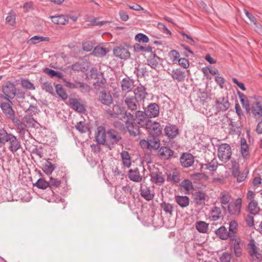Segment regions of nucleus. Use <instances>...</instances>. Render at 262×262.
Masks as SVG:
<instances>
[{
	"mask_svg": "<svg viewBox=\"0 0 262 262\" xmlns=\"http://www.w3.org/2000/svg\"><path fill=\"white\" fill-rule=\"evenodd\" d=\"M6 143L8 148L12 153H15L21 147L18 139L11 133H8L4 129H0V147Z\"/></svg>",
	"mask_w": 262,
	"mask_h": 262,
	"instance_id": "nucleus-1",
	"label": "nucleus"
},
{
	"mask_svg": "<svg viewBox=\"0 0 262 262\" xmlns=\"http://www.w3.org/2000/svg\"><path fill=\"white\" fill-rule=\"evenodd\" d=\"M124 117L127 119L125 124L129 135L134 137L140 135V127L136 124L135 116L130 113L125 111L124 113Z\"/></svg>",
	"mask_w": 262,
	"mask_h": 262,
	"instance_id": "nucleus-2",
	"label": "nucleus"
},
{
	"mask_svg": "<svg viewBox=\"0 0 262 262\" xmlns=\"http://www.w3.org/2000/svg\"><path fill=\"white\" fill-rule=\"evenodd\" d=\"M121 140L122 137L119 132L114 129H110L107 132L105 146L110 149H112L116 144H119Z\"/></svg>",
	"mask_w": 262,
	"mask_h": 262,
	"instance_id": "nucleus-3",
	"label": "nucleus"
},
{
	"mask_svg": "<svg viewBox=\"0 0 262 262\" xmlns=\"http://www.w3.org/2000/svg\"><path fill=\"white\" fill-rule=\"evenodd\" d=\"M13 123L16 127V133L18 134L20 139L27 141L30 139L33 138L30 132L27 129L28 128L24 126V125L20 122V120L18 118L14 121Z\"/></svg>",
	"mask_w": 262,
	"mask_h": 262,
	"instance_id": "nucleus-4",
	"label": "nucleus"
},
{
	"mask_svg": "<svg viewBox=\"0 0 262 262\" xmlns=\"http://www.w3.org/2000/svg\"><path fill=\"white\" fill-rule=\"evenodd\" d=\"M232 155L230 146L227 143L219 145L217 149V156L220 161L226 163L230 159Z\"/></svg>",
	"mask_w": 262,
	"mask_h": 262,
	"instance_id": "nucleus-5",
	"label": "nucleus"
},
{
	"mask_svg": "<svg viewBox=\"0 0 262 262\" xmlns=\"http://www.w3.org/2000/svg\"><path fill=\"white\" fill-rule=\"evenodd\" d=\"M6 100V102H0V107L6 118L13 122L18 118L15 117L14 111L12 108V102L10 99Z\"/></svg>",
	"mask_w": 262,
	"mask_h": 262,
	"instance_id": "nucleus-6",
	"label": "nucleus"
},
{
	"mask_svg": "<svg viewBox=\"0 0 262 262\" xmlns=\"http://www.w3.org/2000/svg\"><path fill=\"white\" fill-rule=\"evenodd\" d=\"M2 92L4 95H1L0 97L5 100L13 99L16 95V88L15 85L10 82H5L2 86Z\"/></svg>",
	"mask_w": 262,
	"mask_h": 262,
	"instance_id": "nucleus-7",
	"label": "nucleus"
},
{
	"mask_svg": "<svg viewBox=\"0 0 262 262\" xmlns=\"http://www.w3.org/2000/svg\"><path fill=\"white\" fill-rule=\"evenodd\" d=\"M145 127L149 136L159 137L162 134V128L158 122L148 120L146 123Z\"/></svg>",
	"mask_w": 262,
	"mask_h": 262,
	"instance_id": "nucleus-8",
	"label": "nucleus"
},
{
	"mask_svg": "<svg viewBox=\"0 0 262 262\" xmlns=\"http://www.w3.org/2000/svg\"><path fill=\"white\" fill-rule=\"evenodd\" d=\"M242 203V200L241 198L230 202L227 207L228 213L231 215H239L241 212Z\"/></svg>",
	"mask_w": 262,
	"mask_h": 262,
	"instance_id": "nucleus-9",
	"label": "nucleus"
},
{
	"mask_svg": "<svg viewBox=\"0 0 262 262\" xmlns=\"http://www.w3.org/2000/svg\"><path fill=\"white\" fill-rule=\"evenodd\" d=\"M230 103L227 97H223L216 98L214 106L217 112H224L227 111L230 107Z\"/></svg>",
	"mask_w": 262,
	"mask_h": 262,
	"instance_id": "nucleus-10",
	"label": "nucleus"
},
{
	"mask_svg": "<svg viewBox=\"0 0 262 262\" xmlns=\"http://www.w3.org/2000/svg\"><path fill=\"white\" fill-rule=\"evenodd\" d=\"M96 141L99 144L105 145L107 140V132H105V128L102 126H99L97 128L95 134Z\"/></svg>",
	"mask_w": 262,
	"mask_h": 262,
	"instance_id": "nucleus-11",
	"label": "nucleus"
},
{
	"mask_svg": "<svg viewBox=\"0 0 262 262\" xmlns=\"http://www.w3.org/2000/svg\"><path fill=\"white\" fill-rule=\"evenodd\" d=\"M247 247L248 253L253 259L255 258L259 259L260 257L261 254L259 253V248L256 245L254 239H251L247 245Z\"/></svg>",
	"mask_w": 262,
	"mask_h": 262,
	"instance_id": "nucleus-12",
	"label": "nucleus"
},
{
	"mask_svg": "<svg viewBox=\"0 0 262 262\" xmlns=\"http://www.w3.org/2000/svg\"><path fill=\"white\" fill-rule=\"evenodd\" d=\"M251 113L256 119L262 117V99L260 97L256 98L255 102L252 105Z\"/></svg>",
	"mask_w": 262,
	"mask_h": 262,
	"instance_id": "nucleus-13",
	"label": "nucleus"
},
{
	"mask_svg": "<svg viewBox=\"0 0 262 262\" xmlns=\"http://www.w3.org/2000/svg\"><path fill=\"white\" fill-rule=\"evenodd\" d=\"M165 135L170 139L175 138L179 134V129L174 124L168 123L164 129Z\"/></svg>",
	"mask_w": 262,
	"mask_h": 262,
	"instance_id": "nucleus-14",
	"label": "nucleus"
},
{
	"mask_svg": "<svg viewBox=\"0 0 262 262\" xmlns=\"http://www.w3.org/2000/svg\"><path fill=\"white\" fill-rule=\"evenodd\" d=\"M148 117L155 118L159 116V106L156 103H151L144 110Z\"/></svg>",
	"mask_w": 262,
	"mask_h": 262,
	"instance_id": "nucleus-15",
	"label": "nucleus"
},
{
	"mask_svg": "<svg viewBox=\"0 0 262 262\" xmlns=\"http://www.w3.org/2000/svg\"><path fill=\"white\" fill-rule=\"evenodd\" d=\"M194 161V157L190 153H183L180 158L182 166L185 168L191 166Z\"/></svg>",
	"mask_w": 262,
	"mask_h": 262,
	"instance_id": "nucleus-16",
	"label": "nucleus"
},
{
	"mask_svg": "<svg viewBox=\"0 0 262 262\" xmlns=\"http://www.w3.org/2000/svg\"><path fill=\"white\" fill-rule=\"evenodd\" d=\"M140 194L146 201H150L154 198V194L151 192L150 187L144 183L140 184Z\"/></svg>",
	"mask_w": 262,
	"mask_h": 262,
	"instance_id": "nucleus-17",
	"label": "nucleus"
},
{
	"mask_svg": "<svg viewBox=\"0 0 262 262\" xmlns=\"http://www.w3.org/2000/svg\"><path fill=\"white\" fill-rule=\"evenodd\" d=\"M127 108L132 111H136L139 106L138 101L135 96H127L124 100Z\"/></svg>",
	"mask_w": 262,
	"mask_h": 262,
	"instance_id": "nucleus-18",
	"label": "nucleus"
},
{
	"mask_svg": "<svg viewBox=\"0 0 262 262\" xmlns=\"http://www.w3.org/2000/svg\"><path fill=\"white\" fill-rule=\"evenodd\" d=\"M135 112V121H136V123L139 124V126L146 125V123L149 120L147 118V115L145 111H136Z\"/></svg>",
	"mask_w": 262,
	"mask_h": 262,
	"instance_id": "nucleus-19",
	"label": "nucleus"
},
{
	"mask_svg": "<svg viewBox=\"0 0 262 262\" xmlns=\"http://www.w3.org/2000/svg\"><path fill=\"white\" fill-rule=\"evenodd\" d=\"M99 101L105 105H110L113 103V99L110 92L102 91L99 93Z\"/></svg>",
	"mask_w": 262,
	"mask_h": 262,
	"instance_id": "nucleus-20",
	"label": "nucleus"
},
{
	"mask_svg": "<svg viewBox=\"0 0 262 262\" xmlns=\"http://www.w3.org/2000/svg\"><path fill=\"white\" fill-rule=\"evenodd\" d=\"M114 55L121 59H126L130 57L128 50L122 47H117L113 50Z\"/></svg>",
	"mask_w": 262,
	"mask_h": 262,
	"instance_id": "nucleus-21",
	"label": "nucleus"
},
{
	"mask_svg": "<svg viewBox=\"0 0 262 262\" xmlns=\"http://www.w3.org/2000/svg\"><path fill=\"white\" fill-rule=\"evenodd\" d=\"M69 105L72 108L78 113H84L86 111L83 104L76 98H70Z\"/></svg>",
	"mask_w": 262,
	"mask_h": 262,
	"instance_id": "nucleus-22",
	"label": "nucleus"
},
{
	"mask_svg": "<svg viewBox=\"0 0 262 262\" xmlns=\"http://www.w3.org/2000/svg\"><path fill=\"white\" fill-rule=\"evenodd\" d=\"M20 122L27 128L35 127L36 124H38L31 115H25Z\"/></svg>",
	"mask_w": 262,
	"mask_h": 262,
	"instance_id": "nucleus-23",
	"label": "nucleus"
},
{
	"mask_svg": "<svg viewBox=\"0 0 262 262\" xmlns=\"http://www.w3.org/2000/svg\"><path fill=\"white\" fill-rule=\"evenodd\" d=\"M128 176L129 180L135 182H140L142 180V177L140 174L139 169L137 168L129 170Z\"/></svg>",
	"mask_w": 262,
	"mask_h": 262,
	"instance_id": "nucleus-24",
	"label": "nucleus"
},
{
	"mask_svg": "<svg viewBox=\"0 0 262 262\" xmlns=\"http://www.w3.org/2000/svg\"><path fill=\"white\" fill-rule=\"evenodd\" d=\"M134 81L129 78H125L121 82V86L123 92L128 93L132 91L134 86Z\"/></svg>",
	"mask_w": 262,
	"mask_h": 262,
	"instance_id": "nucleus-25",
	"label": "nucleus"
},
{
	"mask_svg": "<svg viewBox=\"0 0 262 262\" xmlns=\"http://www.w3.org/2000/svg\"><path fill=\"white\" fill-rule=\"evenodd\" d=\"M150 181L157 185H161L165 181V178L162 172L154 171L150 173Z\"/></svg>",
	"mask_w": 262,
	"mask_h": 262,
	"instance_id": "nucleus-26",
	"label": "nucleus"
},
{
	"mask_svg": "<svg viewBox=\"0 0 262 262\" xmlns=\"http://www.w3.org/2000/svg\"><path fill=\"white\" fill-rule=\"evenodd\" d=\"M134 94L136 98L140 100L144 101L148 94L146 92V89L142 85L140 84L134 91Z\"/></svg>",
	"mask_w": 262,
	"mask_h": 262,
	"instance_id": "nucleus-27",
	"label": "nucleus"
},
{
	"mask_svg": "<svg viewBox=\"0 0 262 262\" xmlns=\"http://www.w3.org/2000/svg\"><path fill=\"white\" fill-rule=\"evenodd\" d=\"M231 199V195L228 191H224L221 192L219 199L222 205V208L224 210L226 209V208L224 205H228L230 203Z\"/></svg>",
	"mask_w": 262,
	"mask_h": 262,
	"instance_id": "nucleus-28",
	"label": "nucleus"
},
{
	"mask_svg": "<svg viewBox=\"0 0 262 262\" xmlns=\"http://www.w3.org/2000/svg\"><path fill=\"white\" fill-rule=\"evenodd\" d=\"M237 223L235 220L231 221L229 223V233L230 239L232 241L235 240L236 234L237 231Z\"/></svg>",
	"mask_w": 262,
	"mask_h": 262,
	"instance_id": "nucleus-29",
	"label": "nucleus"
},
{
	"mask_svg": "<svg viewBox=\"0 0 262 262\" xmlns=\"http://www.w3.org/2000/svg\"><path fill=\"white\" fill-rule=\"evenodd\" d=\"M211 215L209 218L211 221H216L221 219H223L221 209L220 207L214 206L210 211Z\"/></svg>",
	"mask_w": 262,
	"mask_h": 262,
	"instance_id": "nucleus-30",
	"label": "nucleus"
},
{
	"mask_svg": "<svg viewBox=\"0 0 262 262\" xmlns=\"http://www.w3.org/2000/svg\"><path fill=\"white\" fill-rule=\"evenodd\" d=\"M52 22L56 25H64L69 21L68 17L63 15L50 16Z\"/></svg>",
	"mask_w": 262,
	"mask_h": 262,
	"instance_id": "nucleus-31",
	"label": "nucleus"
},
{
	"mask_svg": "<svg viewBox=\"0 0 262 262\" xmlns=\"http://www.w3.org/2000/svg\"><path fill=\"white\" fill-rule=\"evenodd\" d=\"M166 180L173 184L179 183L180 181L179 172L177 170H174L171 172L168 173Z\"/></svg>",
	"mask_w": 262,
	"mask_h": 262,
	"instance_id": "nucleus-32",
	"label": "nucleus"
},
{
	"mask_svg": "<svg viewBox=\"0 0 262 262\" xmlns=\"http://www.w3.org/2000/svg\"><path fill=\"white\" fill-rule=\"evenodd\" d=\"M168 73L173 79L177 80L178 81H183L185 77L184 72L179 69L173 70L171 72H168Z\"/></svg>",
	"mask_w": 262,
	"mask_h": 262,
	"instance_id": "nucleus-33",
	"label": "nucleus"
},
{
	"mask_svg": "<svg viewBox=\"0 0 262 262\" xmlns=\"http://www.w3.org/2000/svg\"><path fill=\"white\" fill-rule=\"evenodd\" d=\"M160 207L166 214L169 216L172 215L174 211V207L172 204L163 201L160 204Z\"/></svg>",
	"mask_w": 262,
	"mask_h": 262,
	"instance_id": "nucleus-34",
	"label": "nucleus"
},
{
	"mask_svg": "<svg viewBox=\"0 0 262 262\" xmlns=\"http://www.w3.org/2000/svg\"><path fill=\"white\" fill-rule=\"evenodd\" d=\"M175 200L177 203L182 208L186 207L189 204V199L186 195L176 196Z\"/></svg>",
	"mask_w": 262,
	"mask_h": 262,
	"instance_id": "nucleus-35",
	"label": "nucleus"
},
{
	"mask_svg": "<svg viewBox=\"0 0 262 262\" xmlns=\"http://www.w3.org/2000/svg\"><path fill=\"white\" fill-rule=\"evenodd\" d=\"M215 233L216 235L222 239L226 240L228 239V238H230V234L224 226H221L218 228L216 230Z\"/></svg>",
	"mask_w": 262,
	"mask_h": 262,
	"instance_id": "nucleus-36",
	"label": "nucleus"
},
{
	"mask_svg": "<svg viewBox=\"0 0 262 262\" xmlns=\"http://www.w3.org/2000/svg\"><path fill=\"white\" fill-rule=\"evenodd\" d=\"M108 52L109 50L107 48L97 46L94 49L93 54L98 57H102L105 56Z\"/></svg>",
	"mask_w": 262,
	"mask_h": 262,
	"instance_id": "nucleus-37",
	"label": "nucleus"
},
{
	"mask_svg": "<svg viewBox=\"0 0 262 262\" xmlns=\"http://www.w3.org/2000/svg\"><path fill=\"white\" fill-rule=\"evenodd\" d=\"M160 155L164 159L170 158L173 154V151L166 146H163L159 150Z\"/></svg>",
	"mask_w": 262,
	"mask_h": 262,
	"instance_id": "nucleus-38",
	"label": "nucleus"
},
{
	"mask_svg": "<svg viewBox=\"0 0 262 262\" xmlns=\"http://www.w3.org/2000/svg\"><path fill=\"white\" fill-rule=\"evenodd\" d=\"M55 168V165L49 160H47L42 165V170L48 175L51 174Z\"/></svg>",
	"mask_w": 262,
	"mask_h": 262,
	"instance_id": "nucleus-39",
	"label": "nucleus"
},
{
	"mask_svg": "<svg viewBox=\"0 0 262 262\" xmlns=\"http://www.w3.org/2000/svg\"><path fill=\"white\" fill-rule=\"evenodd\" d=\"M248 210L251 214H257L259 213V207L257 202L255 200L251 201L248 206Z\"/></svg>",
	"mask_w": 262,
	"mask_h": 262,
	"instance_id": "nucleus-40",
	"label": "nucleus"
},
{
	"mask_svg": "<svg viewBox=\"0 0 262 262\" xmlns=\"http://www.w3.org/2000/svg\"><path fill=\"white\" fill-rule=\"evenodd\" d=\"M160 61V58L155 54H152L148 57L147 64L152 68L155 69Z\"/></svg>",
	"mask_w": 262,
	"mask_h": 262,
	"instance_id": "nucleus-41",
	"label": "nucleus"
},
{
	"mask_svg": "<svg viewBox=\"0 0 262 262\" xmlns=\"http://www.w3.org/2000/svg\"><path fill=\"white\" fill-rule=\"evenodd\" d=\"M121 157L124 166L129 168L131 166V159L128 152L126 151H122L121 152Z\"/></svg>",
	"mask_w": 262,
	"mask_h": 262,
	"instance_id": "nucleus-42",
	"label": "nucleus"
},
{
	"mask_svg": "<svg viewBox=\"0 0 262 262\" xmlns=\"http://www.w3.org/2000/svg\"><path fill=\"white\" fill-rule=\"evenodd\" d=\"M149 149H157L160 147V140L158 137L149 136L148 138Z\"/></svg>",
	"mask_w": 262,
	"mask_h": 262,
	"instance_id": "nucleus-43",
	"label": "nucleus"
},
{
	"mask_svg": "<svg viewBox=\"0 0 262 262\" xmlns=\"http://www.w3.org/2000/svg\"><path fill=\"white\" fill-rule=\"evenodd\" d=\"M43 72L45 73L48 74L52 78L56 77L58 79H61L63 78V74L62 73L56 71L51 69L45 68L43 70Z\"/></svg>",
	"mask_w": 262,
	"mask_h": 262,
	"instance_id": "nucleus-44",
	"label": "nucleus"
},
{
	"mask_svg": "<svg viewBox=\"0 0 262 262\" xmlns=\"http://www.w3.org/2000/svg\"><path fill=\"white\" fill-rule=\"evenodd\" d=\"M195 227L200 233H206L208 229V224L203 221H199L196 223Z\"/></svg>",
	"mask_w": 262,
	"mask_h": 262,
	"instance_id": "nucleus-45",
	"label": "nucleus"
},
{
	"mask_svg": "<svg viewBox=\"0 0 262 262\" xmlns=\"http://www.w3.org/2000/svg\"><path fill=\"white\" fill-rule=\"evenodd\" d=\"M237 95L240 98V101L243 105V106L244 107L246 110H249L250 104L247 97L239 91L237 92Z\"/></svg>",
	"mask_w": 262,
	"mask_h": 262,
	"instance_id": "nucleus-46",
	"label": "nucleus"
},
{
	"mask_svg": "<svg viewBox=\"0 0 262 262\" xmlns=\"http://www.w3.org/2000/svg\"><path fill=\"white\" fill-rule=\"evenodd\" d=\"M55 88L56 93L59 97L61 98L63 100L68 98V95L61 84H57Z\"/></svg>",
	"mask_w": 262,
	"mask_h": 262,
	"instance_id": "nucleus-47",
	"label": "nucleus"
},
{
	"mask_svg": "<svg viewBox=\"0 0 262 262\" xmlns=\"http://www.w3.org/2000/svg\"><path fill=\"white\" fill-rule=\"evenodd\" d=\"M241 154L244 158H246L249 155V147L245 139L241 140Z\"/></svg>",
	"mask_w": 262,
	"mask_h": 262,
	"instance_id": "nucleus-48",
	"label": "nucleus"
},
{
	"mask_svg": "<svg viewBox=\"0 0 262 262\" xmlns=\"http://www.w3.org/2000/svg\"><path fill=\"white\" fill-rule=\"evenodd\" d=\"M134 49L136 52L142 51L143 52H151L152 48L149 46H143L139 43L134 46Z\"/></svg>",
	"mask_w": 262,
	"mask_h": 262,
	"instance_id": "nucleus-49",
	"label": "nucleus"
},
{
	"mask_svg": "<svg viewBox=\"0 0 262 262\" xmlns=\"http://www.w3.org/2000/svg\"><path fill=\"white\" fill-rule=\"evenodd\" d=\"M34 185L39 189H45L49 187V182H47L43 179L40 178L37 181Z\"/></svg>",
	"mask_w": 262,
	"mask_h": 262,
	"instance_id": "nucleus-50",
	"label": "nucleus"
},
{
	"mask_svg": "<svg viewBox=\"0 0 262 262\" xmlns=\"http://www.w3.org/2000/svg\"><path fill=\"white\" fill-rule=\"evenodd\" d=\"M205 166L206 169H208L210 171H214L216 170L218 166V163L216 160L214 159L209 163L205 164Z\"/></svg>",
	"mask_w": 262,
	"mask_h": 262,
	"instance_id": "nucleus-51",
	"label": "nucleus"
},
{
	"mask_svg": "<svg viewBox=\"0 0 262 262\" xmlns=\"http://www.w3.org/2000/svg\"><path fill=\"white\" fill-rule=\"evenodd\" d=\"M205 198L206 195L204 192L199 191L196 192L194 199L197 204L201 205L204 202Z\"/></svg>",
	"mask_w": 262,
	"mask_h": 262,
	"instance_id": "nucleus-52",
	"label": "nucleus"
},
{
	"mask_svg": "<svg viewBox=\"0 0 262 262\" xmlns=\"http://www.w3.org/2000/svg\"><path fill=\"white\" fill-rule=\"evenodd\" d=\"M77 89H79L82 93H88L91 90L90 86L84 82H77Z\"/></svg>",
	"mask_w": 262,
	"mask_h": 262,
	"instance_id": "nucleus-53",
	"label": "nucleus"
},
{
	"mask_svg": "<svg viewBox=\"0 0 262 262\" xmlns=\"http://www.w3.org/2000/svg\"><path fill=\"white\" fill-rule=\"evenodd\" d=\"M6 20L10 25H14L15 23V13L12 11L9 12L6 18Z\"/></svg>",
	"mask_w": 262,
	"mask_h": 262,
	"instance_id": "nucleus-54",
	"label": "nucleus"
},
{
	"mask_svg": "<svg viewBox=\"0 0 262 262\" xmlns=\"http://www.w3.org/2000/svg\"><path fill=\"white\" fill-rule=\"evenodd\" d=\"M106 81L104 78H102L100 80H98L96 82L94 83L95 89L99 90L101 89H103L105 87Z\"/></svg>",
	"mask_w": 262,
	"mask_h": 262,
	"instance_id": "nucleus-55",
	"label": "nucleus"
},
{
	"mask_svg": "<svg viewBox=\"0 0 262 262\" xmlns=\"http://www.w3.org/2000/svg\"><path fill=\"white\" fill-rule=\"evenodd\" d=\"M229 168L232 170V174H236L239 171V164L235 160H231L229 164Z\"/></svg>",
	"mask_w": 262,
	"mask_h": 262,
	"instance_id": "nucleus-56",
	"label": "nucleus"
},
{
	"mask_svg": "<svg viewBox=\"0 0 262 262\" xmlns=\"http://www.w3.org/2000/svg\"><path fill=\"white\" fill-rule=\"evenodd\" d=\"M49 184V187L50 188L53 189L54 188H57L59 187L61 184V181L57 179L50 177Z\"/></svg>",
	"mask_w": 262,
	"mask_h": 262,
	"instance_id": "nucleus-57",
	"label": "nucleus"
},
{
	"mask_svg": "<svg viewBox=\"0 0 262 262\" xmlns=\"http://www.w3.org/2000/svg\"><path fill=\"white\" fill-rule=\"evenodd\" d=\"M136 69L137 72V74L138 76H144L147 74V70L146 68L143 65H139L136 68Z\"/></svg>",
	"mask_w": 262,
	"mask_h": 262,
	"instance_id": "nucleus-58",
	"label": "nucleus"
},
{
	"mask_svg": "<svg viewBox=\"0 0 262 262\" xmlns=\"http://www.w3.org/2000/svg\"><path fill=\"white\" fill-rule=\"evenodd\" d=\"M116 107H118V105L117 106H114L113 110H112L110 108L108 109L106 111L105 114L107 116H108V117L109 118H119V113H116V112H114L115 109Z\"/></svg>",
	"mask_w": 262,
	"mask_h": 262,
	"instance_id": "nucleus-59",
	"label": "nucleus"
},
{
	"mask_svg": "<svg viewBox=\"0 0 262 262\" xmlns=\"http://www.w3.org/2000/svg\"><path fill=\"white\" fill-rule=\"evenodd\" d=\"M49 38L48 37H45L38 35L34 36L33 37H31L30 39V41L33 44L37 43L39 42L43 41H48Z\"/></svg>",
	"mask_w": 262,
	"mask_h": 262,
	"instance_id": "nucleus-60",
	"label": "nucleus"
},
{
	"mask_svg": "<svg viewBox=\"0 0 262 262\" xmlns=\"http://www.w3.org/2000/svg\"><path fill=\"white\" fill-rule=\"evenodd\" d=\"M235 243L234 244L233 249L235 255L237 257H239L241 256L242 252V249L239 246V243L238 241H237L235 238Z\"/></svg>",
	"mask_w": 262,
	"mask_h": 262,
	"instance_id": "nucleus-61",
	"label": "nucleus"
},
{
	"mask_svg": "<svg viewBox=\"0 0 262 262\" xmlns=\"http://www.w3.org/2000/svg\"><path fill=\"white\" fill-rule=\"evenodd\" d=\"M21 85L23 88L28 90H33L35 89V86L29 80L27 79H23L21 81Z\"/></svg>",
	"mask_w": 262,
	"mask_h": 262,
	"instance_id": "nucleus-62",
	"label": "nucleus"
},
{
	"mask_svg": "<svg viewBox=\"0 0 262 262\" xmlns=\"http://www.w3.org/2000/svg\"><path fill=\"white\" fill-rule=\"evenodd\" d=\"M135 39L138 42H142L143 43H147L149 41L148 37L142 33L137 34L135 36Z\"/></svg>",
	"mask_w": 262,
	"mask_h": 262,
	"instance_id": "nucleus-63",
	"label": "nucleus"
},
{
	"mask_svg": "<svg viewBox=\"0 0 262 262\" xmlns=\"http://www.w3.org/2000/svg\"><path fill=\"white\" fill-rule=\"evenodd\" d=\"M75 127L81 133H86L88 130V128L85 126L84 122L82 121L78 122L75 125Z\"/></svg>",
	"mask_w": 262,
	"mask_h": 262,
	"instance_id": "nucleus-64",
	"label": "nucleus"
}]
</instances>
